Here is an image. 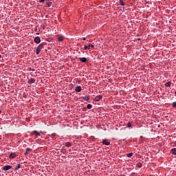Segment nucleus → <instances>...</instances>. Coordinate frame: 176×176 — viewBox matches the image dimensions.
<instances>
[{
  "label": "nucleus",
  "mask_w": 176,
  "mask_h": 176,
  "mask_svg": "<svg viewBox=\"0 0 176 176\" xmlns=\"http://www.w3.org/2000/svg\"><path fill=\"white\" fill-rule=\"evenodd\" d=\"M120 4L121 6H124V2H123V0H120Z\"/></svg>",
  "instance_id": "ddd939ff"
},
{
  "label": "nucleus",
  "mask_w": 176,
  "mask_h": 176,
  "mask_svg": "<svg viewBox=\"0 0 176 176\" xmlns=\"http://www.w3.org/2000/svg\"><path fill=\"white\" fill-rule=\"evenodd\" d=\"M102 143L104 144V145H109L110 144L109 141L107 140H103Z\"/></svg>",
  "instance_id": "9d476101"
},
{
  "label": "nucleus",
  "mask_w": 176,
  "mask_h": 176,
  "mask_svg": "<svg viewBox=\"0 0 176 176\" xmlns=\"http://www.w3.org/2000/svg\"><path fill=\"white\" fill-rule=\"evenodd\" d=\"M21 166L20 164H18L16 167H15V170H19V168H20Z\"/></svg>",
  "instance_id": "412c9836"
},
{
  "label": "nucleus",
  "mask_w": 176,
  "mask_h": 176,
  "mask_svg": "<svg viewBox=\"0 0 176 176\" xmlns=\"http://www.w3.org/2000/svg\"><path fill=\"white\" fill-rule=\"evenodd\" d=\"M76 91H77V93L82 91V87L80 86L76 87Z\"/></svg>",
  "instance_id": "423d86ee"
},
{
  "label": "nucleus",
  "mask_w": 176,
  "mask_h": 176,
  "mask_svg": "<svg viewBox=\"0 0 176 176\" xmlns=\"http://www.w3.org/2000/svg\"><path fill=\"white\" fill-rule=\"evenodd\" d=\"M138 166L140 168L142 167V164L141 163L138 164Z\"/></svg>",
  "instance_id": "5701e85b"
},
{
  "label": "nucleus",
  "mask_w": 176,
  "mask_h": 176,
  "mask_svg": "<svg viewBox=\"0 0 176 176\" xmlns=\"http://www.w3.org/2000/svg\"><path fill=\"white\" fill-rule=\"evenodd\" d=\"M173 108H176V102H174L173 103Z\"/></svg>",
  "instance_id": "4be33fe9"
},
{
  "label": "nucleus",
  "mask_w": 176,
  "mask_h": 176,
  "mask_svg": "<svg viewBox=\"0 0 176 176\" xmlns=\"http://www.w3.org/2000/svg\"><path fill=\"white\" fill-rule=\"evenodd\" d=\"M93 106L91 105V104H87V108L88 109H91V107H92Z\"/></svg>",
  "instance_id": "4468645a"
},
{
  "label": "nucleus",
  "mask_w": 176,
  "mask_h": 176,
  "mask_svg": "<svg viewBox=\"0 0 176 176\" xmlns=\"http://www.w3.org/2000/svg\"><path fill=\"white\" fill-rule=\"evenodd\" d=\"M79 60L81 61V63H87V58H79Z\"/></svg>",
  "instance_id": "39448f33"
},
{
  "label": "nucleus",
  "mask_w": 176,
  "mask_h": 176,
  "mask_svg": "<svg viewBox=\"0 0 176 176\" xmlns=\"http://www.w3.org/2000/svg\"><path fill=\"white\" fill-rule=\"evenodd\" d=\"M91 44H89V45H88V47H91Z\"/></svg>",
  "instance_id": "cd10ccee"
},
{
  "label": "nucleus",
  "mask_w": 176,
  "mask_h": 176,
  "mask_svg": "<svg viewBox=\"0 0 176 176\" xmlns=\"http://www.w3.org/2000/svg\"><path fill=\"white\" fill-rule=\"evenodd\" d=\"M16 154L14 153H12L10 155V159H14L16 157Z\"/></svg>",
  "instance_id": "6e6552de"
},
{
  "label": "nucleus",
  "mask_w": 176,
  "mask_h": 176,
  "mask_svg": "<svg viewBox=\"0 0 176 176\" xmlns=\"http://www.w3.org/2000/svg\"><path fill=\"white\" fill-rule=\"evenodd\" d=\"M82 39H83V41H86V38L85 37L82 38Z\"/></svg>",
  "instance_id": "c85d7f7f"
},
{
  "label": "nucleus",
  "mask_w": 176,
  "mask_h": 176,
  "mask_svg": "<svg viewBox=\"0 0 176 176\" xmlns=\"http://www.w3.org/2000/svg\"><path fill=\"white\" fill-rule=\"evenodd\" d=\"M165 86L166 87H170V86H171V82H166Z\"/></svg>",
  "instance_id": "f8f14e48"
},
{
  "label": "nucleus",
  "mask_w": 176,
  "mask_h": 176,
  "mask_svg": "<svg viewBox=\"0 0 176 176\" xmlns=\"http://www.w3.org/2000/svg\"><path fill=\"white\" fill-rule=\"evenodd\" d=\"M91 47L93 49L94 47V45H91Z\"/></svg>",
  "instance_id": "bb28decb"
},
{
  "label": "nucleus",
  "mask_w": 176,
  "mask_h": 176,
  "mask_svg": "<svg viewBox=\"0 0 176 176\" xmlns=\"http://www.w3.org/2000/svg\"><path fill=\"white\" fill-rule=\"evenodd\" d=\"M12 168V166L6 165L3 168V170H5V171H8V170H10Z\"/></svg>",
  "instance_id": "f03ea898"
},
{
  "label": "nucleus",
  "mask_w": 176,
  "mask_h": 176,
  "mask_svg": "<svg viewBox=\"0 0 176 176\" xmlns=\"http://www.w3.org/2000/svg\"><path fill=\"white\" fill-rule=\"evenodd\" d=\"M34 42L35 43H41V38H39V36H36L35 38H34Z\"/></svg>",
  "instance_id": "7ed1b4c3"
},
{
  "label": "nucleus",
  "mask_w": 176,
  "mask_h": 176,
  "mask_svg": "<svg viewBox=\"0 0 176 176\" xmlns=\"http://www.w3.org/2000/svg\"><path fill=\"white\" fill-rule=\"evenodd\" d=\"M30 153H28V151H26V152L25 153V155H28Z\"/></svg>",
  "instance_id": "393cba45"
},
{
  "label": "nucleus",
  "mask_w": 176,
  "mask_h": 176,
  "mask_svg": "<svg viewBox=\"0 0 176 176\" xmlns=\"http://www.w3.org/2000/svg\"><path fill=\"white\" fill-rule=\"evenodd\" d=\"M28 83H30V85H32V83H35V79L31 78L30 80H29Z\"/></svg>",
  "instance_id": "1a4fd4ad"
},
{
  "label": "nucleus",
  "mask_w": 176,
  "mask_h": 176,
  "mask_svg": "<svg viewBox=\"0 0 176 176\" xmlns=\"http://www.w3.org/2000/svg\"><path fill=\"white\" fill-rule=\"evenodd\" d=\"M127 157H131V156H133V153H130L127 154Z\"/></svg>",
  "instance_id": "6ab92c4d"
},
{
  "label": "nucleus",
  "mask_w": 176,
  "mask_h": 176,
  "mask_svg": "<svg viewBox=\"0 0 176 176\" xmlns=\"http://www.w3.org/2000/svg\"><path fill=\"white\" fill-rule=\"evenodd\" d=\"M26 151L30 153V152H32V149L28 148H26Z\"/></svg>",
  "instance_id": "a211bd4d"
},
{
  "label": "nucleus",
  "mask_w": 176,
  "mask_h": 176,
  "mask_svg": "<svg viewBox=\"0 0 176 176\" xmlns=\"http://www.w3.org/2000/svg\"><path fill=\"white\" fill-rule=\"evenodd\" d=\"M0 113H2V111L0 110Z\"/></svg>",
  "instance_id": "c756f323"
},
{
  "label": "nucleus",
  "mask_w": 176,
  "mask_h": 176,
  "mask_svg": "<svg viewBox=\"0 0 176 176\" xmlns=\"http://www.w3.org/2000/svg\"><path fill=\"white\" fill-rule=\"evenodd\" d=\"M58 40L59 41V42H63L64 41V36H59L58 37Z\"/></svg>",
  "instance_id": "0eeeda50"
},
{
  "label": "nucleus",
  "mask_w": 176,
  "mask_h": 176,
  "mask_svg": "<svg viewBox=\"0 0 176 176\" xmlns=\"http://www.w3.org/2000/svg\"><path fill=\"white\" fill-rule=\"evenodd\" d=\"M40 2H41V3L45 2V0H40Z\"/></svg>",
  "instance_id": "a878e982"
},
{
  "label": "nucleus",
  "mask_w": 176,
  "mask_h": 176,
  "mask_svg": "<svg viewBox=\"0 0 176 176\" xmlns=\"http://www.w3.org/2000/svg\"><path fill=\"white\" fill-rule=\"evenodd\" d=\"M89 49H90V48L87 45L84 46V50H87Z\"/></svg>",
  "instance_id": "aec40b11"
},
{
  "label": "nucleus",
  "mask_w": 176,
  "mask_h": 176,
  "mask_svg": "<svg viewBox=\"0 0 176 176\" xmlns=\"http://www.w3.org/2000/svg\"><path fill=\"white\" fill-rule=\"evenodd\" d=\"M170 153L172 155H176V148L171 149Z\"/></svg>",
  "instance_id": "9b49d317"
},
{
  "label": "nucleus",
  "mask_w": 176,
  "mask_h": 176,
  "mask_svg": "<svg viewBox=\"0 0 176 176\" xmlns=\"http://www.w3.org/2000/svg\"><path fill=\"white\" fill-rule=\"evenodd\" d=\"M43 47V43L40 44L37 48H36V54H39V53H41V50H42V48Z\"/></svg>",
  "instance_id": "f257e3e1"
},
{
  "label": "nucleus",
  "mask_w": 176,
  "mask_h": 176,
  "mask_svg": "<svg viewBox=\"0 0 176 176\" xmlns=\"http://www.w3.org/2000/svg\"><path fill=\"white\" fill-rule=\"evenodd\" d=\"M101 98H102V96L101 95L97 96L94 98V101H100V100H101Z\"/></svg>",
  "instance_id": "20e7f679"
},
{
  "label": "nucleus",
  "mask_w": 176,
  "mask_h": 176,
  "mask_svg": "<svg viewBox=\"0 0 176 176\" xmlns=\"http://www.w3.org/2000/svg\"><path fill=\"white\" fill-rule=\"evenodd\" d=\"M89 97L87 96L84 97L85 101H89Z\"/></svg>",
  "instance_id": "2eb2a0df"
},
{
  "label": "nucleus",
  "mask_w": 176,
  "mask_h": 176,
  "mask_svg": "<svg viewBox=\"0 0 176 176\" xmlns=\"http://www.w3.org/2000/svg\"><path fill=\"white\" fill-rule=\"evenodd\" d=\"M33 134H35V135H39V132L34 131H33Z\"/></svg>",
  "instance_id": "dca6fc26"
},
{
  "label": "nucleus",
  "mask_w": 176,
  "mask_h": 176,
  "mask_svg": "<svg viewBox=\"0 0 176 176\" xmlns=\"http://www.w3.org/2000/svg\"><path fill=\"white\" fill-rule=\"evenodd\" d=\"M127 127H131V123L129 122L127 124Z\"/></svg>",
  "instance_id": "b1692460"
},
{
  "label": "nucleus",
  "mask_w": 176,
  "mask_h": 176,
  "mask_svg": "<svg viewBox=\"0 0 176 176\" xmlns=\"http://www.w3.org/2000/svg\"><path fill=\"white\" fill-rule=\"evenodd\" d=\"M65 146H67V148H69V146H71V144L69 142H67L65 144Z\"/></svg>",
  "instance_id": "f3484780"
}]
</instances>
